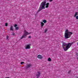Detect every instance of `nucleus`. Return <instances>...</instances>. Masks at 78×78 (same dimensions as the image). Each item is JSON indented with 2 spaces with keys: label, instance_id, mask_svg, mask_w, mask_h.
Here are the masks:
<instances>
[{
  "label": "nucleus",
  "instance_id": "nucleus-1",
  "mask_svg": "<svg viewBox=\"0 0 78 78\" xmlns=\"http://www.w3.org/2000/svg\"><path fill=\"white\" fill-rule=\"evenodd\" d=\"M62 47L64 51H67L69 49V43L66 44V43H62Z\"/></svg>",
  "mask_w": 78,
  "mask_h": 78
},
{
  "label": "nucleus",
  "instance_id": "nucleus-2",
  "mask_svg": "<svg viewBox=\"0 0 78 78\" xmlns=\"http://www.w3.org/2000/svg\"><path fill=\"white\" fill-rule=\"evenodd\" d=\"M31 33H28L27 32V31L26 30H24V34L22 37L20 38L21 39H23V38H25L26 37V36L28 35L31 34Z\"/></svg>",
  "mask_w": 78,
  "mask_h": 78
},
{
  "label": "nucleus",
  "instance_id": "nucleus-3",
  "mask_svg": "<svg viewBox=\"0 0 78 78\" xmlns=\"http://www.w3.org/2000/svg\"><path fill=\"white\" fill-rule=\"evenodd\" d=\"M65 31V33L64 35L66 39H68V38H69V31L68 30H66Z\"/></svg>",
  "mask_w": 78,
  "mask_h": 78
},
{
  "label": "nucleus",
  "instance_id": "nucleus-4",
  "mask_svg": "<svg viewBox=\"0 0 78 78\" xmlns=\"http://www.w3.org/2000/svg\"><path fill=\"white\" fill-rule=\"evenodd\" d=\"M46 4V2H43L41 3L40 6L42 8V9H45V6Z\"/></svg>",
  "mask_w": 78,
  "mask_h": 78
},
{
  "label": "nucleus",
  "instance_id": "nucleus-5",
  "mask_svg": "<svg viewBox=\"0 0 78 78\" xmlns=\"http://www.w3.org/2000/svg\"><path fill=\"white\" fill-rule=\"evenodd\" d=\"M25 49H30L31 48V47H30V44L27 45L25 46Z\"/></svg>",
  "mask_w": 78,
  "mask_h": 78
},
{
  "label": "nucleus",
  "instance_id": "nucleus-6",
  "mask_svg": "<svg viewBox=\"0 0 78 78\" xmlns=\"http://www.w3.org/2000/svg\"><path fill=\"white\" fill-rule=\"evenodd\" d=\"M41 75V73L40 72H37L36 73V76H37V78H39L40 77V75Z\"/></svg>",
  "mask_w": 78,
  "mask_h": 78
},
{
  "label": "nucleus",
  "instance_id": "nucleus-7",
  "mask_svg": "<svg viewBox=\"0 0 78 78\" xmlns=\"http://www.w3.org/2000/svg\"><path fill=\"white\" fill-rule=\"evenodd\" d=\"M32 65L30 64H28V65H27L26 67L27 69H28V68H30V67H31V66H32Z\"/></svg>",
  "mask_w": 78,
  "mask_h": 78
},
{
  "label": "nucleus",
  "instance_id": "nucleus-8",
  "mask_svg": "<svg viewBox=\"0 0 78 78\" xmlns=\"http://www.w3.org/2000/svg\"><path fill=\"white\" fill-rule=\"evenodd\" d=\"M37 58H38V59H42V55H38L37 56Z\"/></svg>",
  "mask_w": 78,
  "mask_h": 78
},
{
  "label": "nucleus",
  "instance_id": "nucleus-9",
  "mask_svg": "<svg viewBox=\"0 0 78 78\" xmlns=\"http://www.w3.org/2000/svg\"><path fill=\"white\" fill-rule=\"evenodd\" d=\"M73 34V33L71 32H69V37H70L71 36V35H72V34Z\"/></svg>",
  "mask_w": 78,
  "mask_h": 78
},
{
  "label": "nucleus",
  "instance_id": "nucleus-10",
  "mask_svg": "<svg viewBox=\"0 0 78 78\" xmlns=\"http://www.w3.org/2000/svg\"><path fill=\"white\" fill-rule=\"evenodd\" d=\"M73 44V43H69V48H70L71 47V46Z\"/></svg>",
  "mask_w": 78,
  "mask_h": 78
},
{
  "label": "nucleus",
  "instance_id": "nucleus-11",
  "mask_svg": "<svg viewBox=\"0 0 78 78\" xmlns=\"http://www.w3.org/2000/svg\"><path fill=\"white\" fill-rule=\"evenodd\" d=\"M10 30L11 31H13L14 30V29H13V27L12 26H11L10 27Z\"/></svg>",
  "mask_w": 78,
  "mask_h": 78
},
{
  "label": "nucleus",
  "instance_id": "nucleus-12",
  "mask_svg": "<svg viewBox=\"0 0 78 78\" xmlns=\"http://www.w3.org/2000/svg\"><path fill=\"white\" fill-rule=\"evenodd\" d=\"M40 8L41 7H40V8L38 10V12H39L41 11V10H42V9H42L41 7V8Z\"/></svg>",
  "mask_w": 78,
  "mask_h": 78
},
{
  "label": "nucleus",
  "instance_id": "nucleus-13",
  "mask_svg": "<svg viewBox=\"0 0 78 78\" xmlns=\"http://www.w3.org/2000/svg\"><path fill=\"white\" fill-rule=\"evenodd\" d=\"M46 8H48V6L49 5V3H48L46 4Z\"/></svg>",
  "mask_w": 78,
  "mask_h": 78
},
{
  "label": "nucleus",
  "instance_id": "nucleus-14",
  "mask_svg": "<svg viewBox=\"0 0 78 78\" xmlns=\"http://www.w3.org/2000/svg\"><path fill=\"white\" fill-rule=\"evenodd\" d=\"M41 27H42L44 25V23H43V22H41Z\"/></svg>",
  "mask_w": 78,
  "mask_h": 78
},
{
  "label": "nucleus",
  "instance_id": "nucleus-15",
  "mask_svg": "<svg viewBox=\"0 0 78 78\" xmlns=\"http://www.w3.org/2000/svg\"><path fill=\"white\" fill-rule=\"evenodd\" d=\"M78 12H76L75 13L74 17H76V16H77V14H78Z\"/></svg>",
  "mask_w": 78,
  "mask_h": 78
},
{
  "label": "nucleus",
  "instance_id": "nucleus-16",
  "mask_svg": "<svg viewBox=\"0 0 78 78\" xmlns=\"http://www.w3.org/2000/svg\"><path fill=\"white\" fill-rule=\"evenodd\" d=\"M43 22L44 23H45L47 22V20H43Z\"/></svg>",
  "mask_w": 78,
  "mask_h": 78
},
{
  "label": "nucleus",
  "instance_id": "nucleus-17",
  "mask_svg": "<svg viewBox=\"0 0 78 78\" xmlns=\"http://www.w3.org/2000/svg\"><path fill=\"white\" fill-rule=\"evenodd\" d=\"M48 61H51V58H48Z\"/></svg>",
  "mask_w": 78,
  "mask_h": 78
},
{
  "label": "nucleus",
  "instance_id": "nucleus-18",
  "mask_svg": "<svg viewBox=\"0 0 78 78\" xmlns=\"http://www.w3.org/2000/svg\"><path fill=\"white\" fill-rule=\"evenodd\" d=\"M15 29L16 30H19V27H16Z\"/></svg>",
  "mask_w": 78,
  "mask_h": 78
},
{
  "label": "nucleus",
  "instance_id": "nucleus-19",
  "mask_svg": "<svg viewBox=\"0 0 78 78\" xmlns=\"http://www.w3.org/2000/svg\"><path fill=\"white\" fill-rule=\"evenodd\" d=\"M5 27H7V26H8V23H5Z\"/></svg>",
  "mask_w": 78,
  "mask_h": 78
},
{
  "label": "nucleus",
  "instance_id": "nucleus-20",
  "mask_svg": "<svg viewBox=\"0 0 78 78\" xmlns=\"http://www.w3.org/2000/svg\"><path fill=\"white\" fill-rule=\"evenodd\" d=\"M9 38V37L8 36H7L6 39L7 40H8V38Z\"/></svg>",
  "mask_w": 78,
  "mask_h": 78
},
{
  "label": "nucleus",
  "instance_id": "nucleus-21",
  "mask_svg": "<svg viewBox=\"0 0 78 78\" xmlns=\"http://www.w3.org/2000/svg\"><path fill=\"white\" fill-rule=\"evenodd\" d=\"M47 29H46L44 31V33H47Z\"/></svg>",
  "mask_w": 78,
  "mask_h": 78
},
{
  "label": "nucleus",
  "instance_id": "nucleus-22",
  "mask_svg": "<svg viewBox=\"0 0 78 78\" xmlns=\"http://www.w3.org/2000/svg\"><path fill=\"white\" fill-rule=\"evenodd\" d=\"M17 26V25L16 24H15L14 26V27H15V28H16V27Z\"/></svg>",
  "mask_w": 78,
  "mask_h": 78
},
{
  "label": "nucleus",
  "instance_id": "nucleus-23",
  "mask_svg": "<svg viewBox=\"0 0 78 78\" xmlns=\"http://www.w3.org/2000/svg\"><path fill=\"white\" fill-rule=\"evenodd\" d=\"M24 63V62H21V64H23Z\"/></svg>",
  "mask_w": 78,
  "mask_h": 78
},
{
  "label": "nucleus",
  "instance_id": "nucleus-24",
  "mask_svg": "<svg viewBox=\"0 0 78 78\" xmlns=\"http://www.w3.org/2000/svg\"><path fill=\"white\" fill-rule=\"evenodd\" d=\"M70 72H71V70H70L69 71V73H70Z\"/></svg>",
  "mask_w": 78,
  "mask_h": 78
},
{
  "label": "nucleus",
  "instance_id": "nucleus-25",
  "mask_svg": "<svg viewBox=\"0 0 78 78\" xmlns=\"http://www.w3.org/2000/svg\"><path fill=\"white\" fill-rule=\"evenodd\" d=\"M76 19H78V16H77L76 17Z\"/></svg>",
  "mask_w": 78,
  "mask_h": 78
},
{
  "label": "nucleus",
  "instance_id": "nucleus-26",
  "mask_svg": "<svg viewBox=\"0 0 78 78\" xmlns=\"http://www.w3.org/2000/svg\"><path fill=\"white\" fill-rule=\"evenodd\" d=\"M53 0H49V2H52Z\"/></svg>",
  "mask_w": 78,
  "mask_h": 78
},
{
  "label": "nucleus",
  "instance_id": "nucleus-27",
  "mask_svg": "<svg viewBox=\"0 0 78 78\" xmlns=\"http://www.w3.org/2000/svg\"><path fill=\"white\" fill-rule=\"evenodd\" d=\"M31 36H29V38H31Z\"/></svg>",
  "mask_w": 78,
  "mask_h": 78
},
{
  "label": "nucleus",
  "instance_id": "nucleus-28",
  "mask_svg": "<svg viewBox=\"0 0 78 78\" xmlns=\"http://www.w3.org/2000/svg\"><path fill=\"white\" fill-rule=\"evenodd\" d=\"M76 55H77V56H78V54H76Z\"/></svg>",
  "mask_w": 78,
  "mask_h": 78
},
{
  "label": "nucleus",
  "instance_id": "nucleus-29",
  "mask_svg": "<svg viewBox=\"0 0 78 78\" xmlns=\"http://www.w3.org/2000/svg\"><path fill=\"white\" fill-rule=\"evenodd\" d=\"M14 34H13V35H14Z\"/></svg>",
  "mask_w": 78,
  "mask_h": 78
},
{
  "label": "nucleus",
  "instance_id": "nucleus-30",
  "mask_svg": "<svg viewBox=\"0 0 78 78\" xmlns=\"http://www.w3.org/2000/svg\"><path fill=\"white\" fill-rule=\"evenodd\" d=\"M77 59H78V57H77Z\"/></svg>",
  "mask_w": 78,
  "mask_h": 78
}]
</instances>
